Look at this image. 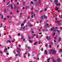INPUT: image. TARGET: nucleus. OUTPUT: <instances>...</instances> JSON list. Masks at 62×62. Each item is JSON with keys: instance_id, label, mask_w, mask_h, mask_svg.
<instances>
[{"instance_id": "nucleus-1", "label": "nucleus", "mask_w": 62, "mask_h": 62, "mask_svg": "<svg viewBox=\"0 0 62 62\" xmlns=\"http://www.w3.org/2000/svg\"><path fill=\"white\" fill-rule=\"evenodd\" d=\"M55 3L56 5H57V6H60V3H58V1L57 0H55Z\"/></svg>"}, {"instance_id": "nucleus-2", "label": "nucleus", "mask_w": 62, "mask_h": 62, "mask_svg": "<svg viewBox=\"0 0 62 62\" xmlns=\"http://www.w3.org/2000/svg\"><path fill=\"white\" fill-rule=\"evenodd\" d=\"M56 54V52L54 50L53 51V53H52V54Z\"/></svg>"}, {"instance_id": "nucleus-3", "label": "nucleus", "mask_w": 62, "mask_h": 62, "mask_svg": "<svg viewBox=\"0 0 62 62\" xmlns=\"http://www.w3.org/2000/svg\"><path fill=\"white\" fill-rule=\"evenodd\" d=\"M45 54H47V50H45Z\"/></svg>"}, {"instance_id": "nucleus-4", "label": "nucleus", "mask_w": 62, "mask_h": 62, "mask_svg": "<svg viewBox=\"0 0 62 62\" xmlns=\"http://www.w3.org/2000/svg\"><path fill=\"white\" fill-rule=\"evenodd\" d=\"M57 61H58V62H61V61L59 59H57Z\"/></svg>"}, {"instance_id": "nucleus-5", "label": "nucleus", "mask_w": 62, "mask_h": 62, "mask_svg": "<svg viewBox=\"0 0 62 62\" xmlns=\"http://www.w3.org/2000/svg\"><path fill=\"white\" fill-rule=\"evenodd\" d=\"M61 38L59 37V40H58V41H59V42L60 41H61Z\"/></svg>"}, {"instance_id": "nucleus-6", "label": "nucleus", "mask_w": 62, "mask_h": 62, "mask_svg": "<svg viewBox=\"0 0 62 62\" xmlns=\"http://www.w3.org/2000/svg\"><path fill=\"white\" fill-rule=\"evenodd\" d=\"M38 42H35L34 43V45H37L38 44Z\"/></svg>"}, {"instance_id": "nucleus-7", "label": "nucleus", "mask_w": 62, "mask_h": 62, "mask_svg": "<svg viewBox=\"0 0 62 62\" xmlns=\"http://www.w3.org/2000/svg\"><path fill=\"white\" fill-rule=\"evenodd\" d=\"M54 27H53V28H51V31H52L53 30H54Z\"/></svg>"}, {"instance_id": "nucleus-8", "label": "nucleus", "mask_w": 62, "mask_h": 62, "mask_svg": "<svg viewBox=\"0 0 62 62\" xmlns=\"http://www.w3.org/2000/svg\"><path fill=\"white\" fill-rule=\"evenodd\" d=\"M8 42H9V43H11V42L10 41H9V40H7V43H8Z\"/></svg>"}, {"instance_id": "nucleus-9", "label": "nucleus", "mask_w": 62, "mask_h": 62, "mask_svg": "<svg viewBox=\"0 0 62 62\" xmlns=\"http://www.w3.org/2000/svg\"><path fill=\"white\" fill-rule=\"evenodd\" d=\"M14 8L15 9H16L17 8V6L15 5L14 7Z\"/></svg>"}, {"instance_id": "nucleus-10", "label": "nucleus", "mask_w": 62, "mask_h": 62, "mask_svg": "<svg viewBox=\"0 0 62 62\" xmlns=\"http://www.w3.org/2000/svg\"><path fill=\"white\" fill-rule=\"evenodd\" d=\"M46 26H47V28H49V24L47 23H46Z\"/></svg>"}, {"instance_id": "nucleus-11", "label": "nucleus", "mask_w": 62, "mask_h": 62, "mask_svg": "<svg viewBox=\"0 0 62 62\" xmlns=\"http://www.w3.org/2000/svg\"><path fill=\"white\" fill-rule=\"evenodd\" d=\"M11 9H12L13 8V6H12V4H11Z\"/></svg>"}, {"instance_id": "nucleus-12", "label": "nucleus", "mask_w": 62, "mask_h": 62, "mask_svg": "<svg viewBox=\"0 0 62 62\" xmlns=\"http://www.w3.org/2000/svg\"><path fill=\"white\" fill-rule=\"evenodd\" d=\"M62 49H60L59 51L60 53H61L62 52Z\"/></svg>"}, {"instance_id": "nucleus-13", "label": "nucleus", "mask_w": 62, "mask_h": 62, "mask_svg": "<svg viewBox=\"0 0 62 62\" xmlns=\"http://www.w3.org/2000/svg\"><path fill=\"white\" fill-rule=\"evenodd\" d=\"M28 48L29 50H31V48L29 46L28 47Z\"/></svg>"}, {"instance_id": "nucleus-14", "label": "nucleus", "mask_w": 62, "mask_h": 62, "mask_svg": "<svg viewBox=\"0 0 62 62\" xmlns=\"http://www.w3.org/2000/svg\"><path fill=\"white\" fill-rule=\"evenodd\" d=\"M29 26H30V27H32V26H33V25L32 24H30L29 25Z\"/></svg>"}, {"instance_id": "nucleus-15", "label": "nucleus", "mask_w": 62, "mask_h": 62, "mask_svg": "<svg viewBox=\"0 0 62 62\" xmlns=\"http://www.w3.org/2000/svg\"><path fill=\"white\" fill-rule=\"evenodd\" d=\"M44 18L45 19H47V17L45 16H44Z\"/></svg>"}, {"instance_id": "nucleus-16", "label": "nucleus", "mask_w": 62, "mask_h": 62, "mask_svg": "<svg viewBox=\"0 0 62 62\" xmlns=\"http://www.w3.org/2000/svg\"><path fill=\"white\" fill-rule=\"evenodd\" d=\"M28 37L29 39H31V37L30 36H29Z\"/></svg>"}, {"instance_id": "nucleus-17", "label": "nucleus", "mask_w": 62, "mask_h": 62, "mask_svg": "<svg viewBox=\"0 0 62 62\" xmlns=\"http://www.w3.org/2000/svg\"><path fill=\"white\" fill-rule=\"evenodd\" d=\"M23 5H25V1H23Z\"/></svg>"}, {"instance_id": "nucleus-18", "label": "nucleus", "mask_w": 62, "mask_h": 62, "mask_svg": "<svg viewBox=\"0 0 62 62\" xmlns=\"http://www.w3.org/2000/svg\"><path fill=\"white\" fill-rule=\"evenodd\" d=\"M57 33H60V30H57Z\"/></svg>"}, {"instance_id": "nucleus-19", "label": "nucleus", "mask_w": 62, "mask_h": 62, "mask_svg": "<svg viewBox=\"0 0 62 62\" xmlns=\"http://www.w3.org/2000/svg\"><path fill=\"white\" fill-rule=\"evenodd\" d=\"M17 53H18V54H19V53H20V51H19V50H17Z\"/></svg>"}, {"instance_id": "nucleus-20", "label": "nucleus", "mask_w": 62, "mask_h": 62, "mask_svg": "<svg viewBox=\"0 0 62 62\" xmlns=\"http://www.w3.org/2000/svg\"><path fill=\"white\" fill-rule=\"evenodd\" d=\"M44 17V16H41V18L42 19H43V18Z\"/></svg>"}, {"instance_id": "nucleus-21", "label": "nucleus", "mask_w": 62, "mask_h": 62, "mask_svg": "<svg viewBox=\"0 0 62 62\" xmlns=\"http://www.w3.org/2000/svg\"><path fill=\"white\" fill-rule=\"evenodd\" d=\"M48 31V30L47 29H46L45 30V31H46V32L47 31Z\"/></svg>"}, {"instance_id": "nucleus-22", "label": "nucleus", "mask_w": 62, "mask_h": 62, "mask_svg": "<svg viewBox=\"0 0 62 62\" xmlns=\"http://www.w3.org/2000/svg\"><path fill=\"white\" fill-rule=\"evenodd\" d=\"M22 13H21L20 14V17H22Z\"/></svg>"}, {"instance_id": "nucleus-23", "label": "nucleus", "mask_w": 62, "mask_h": 62, "mask_svg": "<svg viewBox=\"0 0 62 62\" xmlns=\"http://www.w3.org/2000/svg\"><path fill=\"white\" fill-rule=\"evenodd\" d=\"M25 27V26L23 27L22 28V29H23V30H24V29Z\"/></svg>"}, {"instance_id": "nucleus-24", "label": "nucleus", "mask_w": 62, "mask_h": 62, "mask_svg": "<svg viewBox=\"0 0 62 62\" xmlns=\"http://www.w3.org/2000/svg\"><path fill=\"white\" fill-rule=\"evenodd\" d=\"M4 12L5 13H7V11H6V9H4Z\"/></svg>"}, {"instance_id": "nucleus-25", "label": "nucleus", "mask_w": 62, "mask_h": 62, "mask_svg": "<svg viewBox=\"0 0 62 62\" xmlns=\"http://www.w3.org/2000/svg\"><path fill=\"white\" fill-rule=\"evenodd\" d=\"M7 17L8 19H9V16H7Z\"/></svg>"}, {"instance_id": "nucleus-26", "label": "nucleus", "mask_w": 62, "mask_h": 62, "mask_svg": "<svg viewBox=\"0 0 62 62\" xmlns=\"http://www.w3.org/2000/svg\"><path fill=\"white\" fill-rule=\"evenodd\" d=\"M26 20H24V22H23V23H26Z\"/></svg>"}, {"instance_id": "nucleus-27", "label": "nucleus", "mask_w": 62, "mask_h": 62, "mask_svg": "<svg viewBox=\"0 0 62 62\" xmlns=\"http://www.w3.org/2000/svg\"><path fill=\"white\" fill-rule=\"evenodd\" d=\"M10 14H13V13H12V12H10Z\"/></svg>"}, {"instance_id": "nucleus-28", "label": "nucleus", "mask_w": 62, "mask_h": 62, "mask_svg": "<svg viewBox=\"0 0 62 62\" xmlns=\"http://www.w3.org/2000/svg\"><path fill=\"white\" fill-rule=\"evenodd\" d=\"M31 4H33V1H31Z\"/></svg>"}, {"instance_id": "nucleus-29", "label": "nucleus", "mask_w": 62, "mask_h": 62, "mask_svg": "<svg viewBox=\"0 0 62 62\" xmlns=\"http://www.w3.org/2000/svg\"><path fill=\"white\" fill-rule=\"evenodd\" d=\"M35 11L36 12H38V10H37L35 9Z\"/></svg>"}, {"instance_id": "nucleus-30", "label": "nucleus", "mask_w": 62, "mask_h": 62, "mask_svg": "<svg viewBox=\"0 0 62 62\" xmlns=\"http://www.w3.org/2000/svg\"><path fill=\"white\" fill-rule=\"evenodd\" d=\"M2 17L1 18L2 19H3V17H4V16L1 15Z\"/></svg>"}, {"instance_id": "nucleus-31", "label": "nucleus", "mask_w": 62, "mask_h": 62, "mask_svg": "<svg viewBox=\"0 0 62 62\" xmlns=\"http://www.w3.org/2000/svg\"><path fill=\"white\" fill-rule=\"evenodd\" d=\"M4 52L5 53H7V52H8V51L7 50H5L4 51Z\"/></svg>"}, {"instance_id": "nucleus-32", "label": "nucleus", "mask_w": 62, "mask_h": 62, "mask_svg": "<svg viewBox=\"0 0 62 62\" xmlns=\"http://www.w3.org/2000/svg\"><path fill=\"white\" fill-rule=\"evenodd\" d=\"M33 36H34L35 37V36H36V34H33Z\"/></svg>"}, {"instance_id": "nucleus-33", "label": "nucleus", "mask_w": 62, "mask_h": 62, "mask_svg": "<svg viewBox=\"0 0 62 62\" xmlns=\"http://www.w3.org/2000/svg\"><path fill=\"white\" fill-rule=\"evenodd\" d=\"M46 25L44 26V27H47V25H46Z\"/></svg>"}, {"instance_id": "nucleus-34", "label": "nucleus", "mask_w": 62, "mask_h": 62, "mask_svg": "<svg viewBox=\"0 0 62 62\" xmlns=\"http://www.w3.org/2000/svg\"><path fill=\"white\" fill-rule=\"evenodd\" d=\"M52 60L53 61V60H54V59L53 58H52Z\"/></svg>"}, {"instance_id": "nucleus-35", "label": "nucleus", "mask_w": 62, "mask_h": 62, "mask_svg": "<svg viewBox=\"0 0 62 62\" xmlns=\"http://www.w3.org/2000/svg\"><path fill=\"white\" fill-rule=\"evenodd\" d=\"M55 35V33H54V34H53V36H54Z\"/></svg>"}, {"instance_id": "nucleus-36", "label": "nucleus", "mask_w": 62, "mask_h": 62, "mask_svg": "<svg viewBox=\"0 0 62 62\" xmlns=\"http://www.w3.org/2000/svg\"><path fill=\"white\" fill-rule=\"evenodd\" d=\"M24 25V24H23V23H22L21 25V26L22 27L23 26V25Z\"/></svg>"}, {"instance_id": "nucleus-37", "label": "nucleus", "mask_w": 62, "mask_h": 62, "mask_svg": "<svg viewBox=\"0 0 62 62\" xmlns=\"http://www.w3.org/2000/svg\"><path fill=\"white\" fill-rule=\"evenodd\" d=\"M53 51H54V50H53V49H51V52H53Z\"/></svg>"}, {"instance_id": "nucleus-38", "label": "nucleus", "mask_w": 62, "mask_h": 62, "mask_svg": "<svg viewBox=\"0 0 62 62\" xmlns=\"http://www.w3.org/2000/svg\"><path fill=\"white\" fill-rule=\"evenodd\" d=\"M29 41L30 42V43H32V41L31 40H29Z\"/></svg>"}, {"instance_id": "nucleus-39", "label": "nucleus", "mask_w": 62, "mask_h": 62, "mask_svg": "<svg viewBox=\"0 0 62 62\" xmlns=\"http://www.w3.org/2000/svg\"><path fill=\"white\" fill-rule=\"evenodd\" d=\"M42 22V21L41 20H40L39 21V23H41V22Z\"/></svg>"}, {"instance_id": "nucleus-40", "label": "nucleus", "mask_w": 62, "mask_h": 62, "mask_svg": "<svg viewBox=\"0 0 62 62\" xmlns=\"http://www.w3.org/2000/svg\"><path fill=\"white\" fill-rule=\"evenodd\" d=\"M41 43V41H39L38 43L39 44H40V43Z\"/></svg>"}, {"instance_id": "nucleus-41", "label": "nucleus", "mask_w": 62, "mask_h": 62, "mask_svg": "<svg viewBox=\"0 0 62 62\" xmlns=\"http://www.w3.org/2000/svg\"><path fill=\"white\" fill-rule=\"evenodd\" d=\"M58 29V27H55V29Z\"/></svg>"}, {"instance_id": "nucleus-42", "label": "nucleus", "mask_w": 62, "mask_h": 62, "mask_svg": "<svg viewBox=\"0 0 62 62\" xmlns=\"http://www.w3.org/2000/svg\"><path fill=\"white\" fill-rule=\"evenodd\" d=\"M8 49L7 48H5V49L4 50V51H6V50H7V49Z\"/></svg>"}, {"instance_id": "nucleus-43", "label": "nucleus", "mask_w": 62, "mask_h": 62, "mask_svg": "<svg viewBox=\"0 0 62 62\" xmlns=\"http://www.w3.org/2000/svg\"><path fill=\"white\" fill-rule=\"evenodd\" d=\"M27 54V52H26L25 54H24V55H25V54Z\"/></svg>"}, {"instance_id": "nucleus-44", "label": "nucleus", "mask_w": 62, "mask_h": 62, "mask_svg": "<svg viewBox=\"0 0 62 62\" xmlns=\"http://www.w3.org/2000/svg\"><path fill=\"white\" fill-rule=\"evenodd\" d=\"M58 8H57L56 10V11H57V10H58Z\"/></svg>"}, {"instance_id": "nucleus-45", "label": "nucleus", "mask_w": 62, "mask_h": 62, "mask_svg": "<svg viewBox=\"0 0 62 62\" xmlns=\"http://www.w3.org/2000/svg\"><path fill=\"white\" fill-rule=\"evenodd\" d=\"M55 19L56 20V21H57V17H56L55 18Z\"/></svg>"}, {"instance_id": "nucleus-46", "label": "nucleus", "mask_w": 62, "mask_h": 62, "mask_svg": "<svg viewBox=\"0 0 62 62\" xmlns=\"http://www.w3.org/2000/svg\"><path fill=\"white\" fill-rule=\"evenodd\" d=\"M34 13V12L33 11H32L31 12V14H33Z\"/></svg>"}, {"instance_id": "nucleus-47", "label": "nucleus", "mask_w": 62, "mask_h": 62, "mask_svg": "<svg viewBox=\"0 0 62 62\" xmlns=\"http://www.w3.org/2000/svg\"><path fill=\"white\" fill-rule=\"evenodd\" d=\"M10 59H11V58H8V60H10Z\"/></svg>"}, {"instance_id": "nucleus-48", "label": "nucleus", "mask_w": 62, "mask_h": 62, "mask_svg": "<svg viewBox=\"0 0 62 62\" xmlns=\"http://www.w3.org/2000/svg\"><path fill=\"white\" fill-rule=\"evenodd\" d=\"M39 34L40 35H41V34H42V32L39 33Z\"/></svg>"}, {"instance_id": "nucleus-49", "label": "nucleus", "mask_w": 62, "mask_h": 62, "mask_svg": "<svg viewBox=\"0 0 62 62\" xmlns=\"http://www.w3.org/2000/svg\"><path fill=\"white\" fill-rule=\"evenodd\" d=\"M33 8H34L33 7H32L31 8V10H33Z\"/></svg>"}, {"instance_id": "nucleus-50", "label": "nucleus", "mask_w": 62, "mask_h": 62, "mask_svg": "<svg viewBox=\"0 0 62 62\" xmlns=\"http://www.w3.org/2000/svg\"><path fill=\"white\" fill-rule=\"evenodd\" d=\"M17 49L18 50H20V48H17Z\"/></svg>"}, {"instance_id": "nucleus-51", "label": "nucleus", "mask_w": 62, "mask_h": 62, "mask_svg": "<svg viewBox=\"0 0 62 62\" xmlns=\"http://www.w3.org/2000/svg\"><path fill=\"white\" fill-rule=\"evenodd\" d=\"M0 54H2V52L1 51H0Z\"/></svg>"}, {"instance_id": "nucleus-52", "label": "nucleus", "mask_w": 62, "mask_h": 62, "mask_svg": "<svg viewBox=\"0 0 62 62\" xmlns=\"http://www.w3.org/2000/svg\"><path fill=\"white\" fill-rule=\"evenodd\" d=\"M30 55V54L28 53V56H29Z\"/></svg>"}, {"instance_id": "nucleus-53", "label": "nucleus", "mask_w": 62, "mask_h": 62, "mask_svg": "<svg viewBox=\"0 0 62 62\" xmlns=\"http://www.w3.org/2000/svg\"><path fill=\"white\" fill-rule=\"evenodd\" d=\"M18 55V54H16V56H17Z\"/></svg>"}, {"instance_id": "nucleus-54", "label": "nucleus", "mask_w": 62, "mask_h": 62, "mask_svg": "<svg viewBox=\"0 0 62 62\" xmlns=\"http://www.w3.org/2000/svg\"><path fill=\"white\" fill-rule=\"evenodd\" d=\"M14 42V40H12V42L13 43Z\"/></svg>"}, {"instance_id": "nucleus-55", "label": "nucleus", "mask_w": 62, "mask_h": 62, "mask_svg": "<svg viewBox=\"0 0 62 62\" xmlns=\"http://www.w3.org/2000/svg\"><path fill=\"white\" fill-rule=\"evenodd\" d=\"M32 33H34V31H32V32H31Z\"/></svg>"}, {"instance_id": "nucleus-56", "label": "nucleus", "mask_w": 62, "mask_h": 62, "mask_svg": "<svg viewBox=\"0 0 62 62\" xmlns=\"http://www.w3.org/2000/svg\"><path fill=\"white\" fill-rule=\"evenodd\" d=\"M20 33L18 34V36H20Z\"/></svg>"}, {"instance_id": "nucleus-57", "label": "nucleus", "mask_w": 62, "mask_h": 62, "mask_svg": "<svg viewBox=\"0 0 62 62\" xmlns=\"http://www.w3.org/2000/svg\"><path fill=\"white\" fill-rule=\"evenodd\" d=\"M43 31H45V29H43L42 30Z\"/></svg>"}, {"instance_id": "nucleus-58", "label": "nucleus", "mask_w": 62, "mask_h": 62, "mask_svg": "<svg viewBox=\"0 0 62 62\" xmlns=\"http://www.w3.org/2000/svg\"><path fill=\"white\" fill-rule=\"evenodd\" d=\"M42 12V10H41L40 11V13H41V12Z\"/></svg>"}, {"instance_id": "nucleus-59", "label": "nucleus", "mask_w": 62, "mask_h": 62, "mask_svg": "<svg viewBox=\"0 0 62 62\" xmlns=\"http://www.w3.org/2000/svg\"><path fill=\"white\" fill-rule=\"evenodd\" d=\"M6 18H4L3 19V20H6Z\"/></svg>"}, {"instance_id": "nucleus-60", "label": "nucleus", "mask_w": 62, "mask_h": 62, "mask_svg": "<svg viewBox=\"0 0 62 62\" xmlns=\"http://www.w3.org/2000/svg\"><path fill=\"white\" fill-rule=\"evenodd\" d=\"M9 54V53H7L6 54H7V55H8V54Z\"/></svg>"}, {"instance_id": "nucleus-61", "label": "nucleus", "mask_w": 62, "mask_h": 62, "mask_svg": "<svg viewBox=\"0 0 62 62\" xmlns=\"http://www.w3.org/2000/svg\"><path fill=\"white\" fill-rule=\"evenodd\" d=\"M50 44H53V42H51V43H50Z\"/></svg>"}, {"instance_id": "nucleus-62", "label": "nucleus", "mask_w": 62, "mask_h": 62, "mask_svg": "<svg viewBox=\"0 0 62 62\" xmlns=\"http://www.w3.org/2000/svg\"><path fill=\"white\" fill-rule=\"evenodd\" d=\"M51 39V37H50L48 38V39Z\"/></svg>"}, {"instance_id": "nucleus-63", "label": "nucleus", "mask_w": 62, "mask_h": 62, "mask_svg": "<svg viewBox=\"0 0 62 62\" xmlns=\"http://www.w3.org/2000/svg\"><path fill=\"white\" fill-rule=\"evenodd\" d=\"M31 18H33V15L31 16Z\"/></svg>"}, {"instance_id": "nucleus-64", "label": "nucleus", "mask_w": 62, "mask_h": 62, "mask_svg": "<svg viewBox=\"0 0 62 62\" xmlns=\"http://www.w3.org/2000/svg\"><path fill=\"white\" fill-rule=\"evenodd\" d=\"M54 62H56V60H54Z\"/></svg>"}]
</instances>
